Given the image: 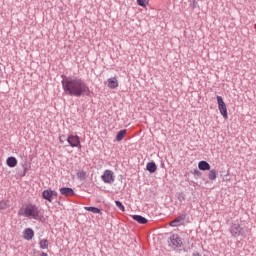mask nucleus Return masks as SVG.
<instances>
[{
    "instance_id": "f257e3e1",
    "label": "nucleus",
    "mask_w": 256,
    "mask_h": 256,
    "mask_svg": "<svg viewBox=\"0 0 256 256\" xmlns=\"http://www.w3.org/2000/svg\"><path fill=\"white\" fill-rule=\"evenodd\" d=\"M62 88L65 95H70L71 97H82L91 93L89 86L79 77L62 75Z\"/></svg>"
},
{
    "instance_id": "f03ea898",
    "label": "nucleus",
    "mask_w": 256,
    "mask_h": 256,
    "mask_svg": "<svg viewBox=\"0 0 256 256\" xmlns=\"http://www.w3.org/2000/svg\"><path fill=\"white\" fill-rule=\"evenodd\" d=\"M22 215L28 219L39 221L41 219V209L35 204H28L25 206Z\"/></svg>"
},
{
    "instance_id": "7ed1b4c3",
    "label": "nucleus",
    "mask_w": 256,
    "mask_h": 256,
    "mask_svg": "<svg viewBox=\"0 0 256 256\" xmlns=\"http://www.w3.org/2000/svg\"><path fill=\"white\" fill-rule=\"evenodd\" d=\"M217 103H218V109L222 115V117H224V119H228V115H227V105L225 104V102L223 101V97L221 96H217Z\"/></svg>"
},
{
    "instance_id": "20e7f679",
    "label": "nucleus",
    "mask_w": 256,
    "mask_h": 256,
    "mask_svg": "<svg viewBox=\"0 0 256 256\" xmlns=\"http://www.w3.org/2000/svg\"><path fill=\"white\" fill-rule=\"evenodd\" d=\"M66 141L70 145V147H77L78 149H81V140L79 139V136L69 135L66 138Z\"/></svg>"
},
{
    "instance_id": "39448f33",
    "label": "nucleus",
    "mask_w": 256,
    "mask_h": 256,
    "mask_svg": "<svg viewBox=\"0 0 256 256\" xmlns=\"http://www.w3.org/2000/svg\"><path fill=\"white\" fill-rule=\"evenodd\" d=\"M57 191L55 190H44L42 192V197L46 201H49V203H53V199H57Z\"/></svg>"
},
{
    "instance_id": "423d86ee",
    "label": "nucleus",
    "mask_w": 256,
    "mask_h": 256,
    "mask_svg": "<svg viewBox=\"0 0 256 256\" xmlns=\"http://www.w3.org/2000/svg\"><path fill=\"white\" fill-rule=\"evenodd\" d=\"M183 245V242L181 241V238L177 234H173L170 236L169 239V246L172 247L173 249H177V247H181Z\"/></svg>"
},
{
    "instance_id": "0eeeda50",
    "label": "nucleus",
    "mask_w": 256,
    "mask_h": 256,
    "mask_svg": "<svg viewBox=\"0 0 256 256\" xmlns=\"http://www.w3.org/2000/svg\"><path fill=\"white\" fill-rule=\"evenodd\" d=\"M102 181H104V183H115V176L113 171L111 170H105L103 175L101 176Z\"/></svg>"
},
{
    "instance_id": "6e6552de",
    "label": "nucleus",
    "mask_w": 256,
    "mask_h": 256,
    "mask_svg": "<svg viewBox=\"0 0 256 256\" xmlns=\"http://www.w3.org/2000/svg\"><path fill=\"white\" fill-rule=\"evenodd\" d=\"M242 231H243V228H241V226L239 224H233L230 227V233H231L232 237H239V235H241Z\"/></svg>"
},
{
    "instance_id": "1a4fd4ad",
    "label": "nucleus",
    "mask_w": 256,
    "mask_h": 256,
    "mask_svg": "<svg viewBox=\"0 0 256 256\" xmlns=\"http://www.w3.org/2000/svg\"><path fill=\"white\" fill-rule=\"evenodd\" d=\"M185 214L178 216L172 222H170V227H179V225H183V221H185Z\"/></svg>"
},
{
    "instance_id": "9d476101",
    "label": "nucleus",
    "mask_w": 256,
    "mask_h": 256,
    "mask_svg": "<svg viewBox=\"0 0 256 256\" xmlns=\"http://www.w3.org/2000/svg\"><path fill=\"white\" fill-rule=\"evenodd\" d=\"M107 83L109 89H117V87H119V81H117V77L109 78Z\"/></svg>"
},
{
    "instance_id": "9b49d317",
    "label": "nucleus",
    "mask_w": 256,
    "mask_h": 256,
    "mask_svg": "<svg viewBox=\"0 0 256 256\" xmlns=\"http://www.w3.org/2000/svg\"><path fill=\"white\" fill-rule=\"evenodd\" d=\"M33 237H35V232L33 231V229L26 228L24 230V239H26V241H31V239H33Z\"/></svg>"
},
{
    "instance_id": "f8f14e48",
    "label": "nucleus",
    "mask_w": 256,
    "mask_h": 256,
    "mask_svg": "<svg viewBox=\"0 0 256 256\" xmlns=\"http://www.w3.org/2000/svg\"><path fill=\"white\" fill-rule=\"evenodd\" d=\"M61 195H64L65 197H71L75 195V191L72 190V188L63 187L60 189Z\"/></svg>"
},
{
    "instance_id": "ddd939ff",
    "label": "nucleus",
    "mask_w": 256,
    "mask_h": 256,
    "mask_svg": "<svg viewBox=\"0 0 256 256\" xmlns=\"http://www.w3.org/2000/svg\"><path fill=\"white\" fill-rule=\"evenodd\" d=\"M198 168L200 171H209L211 169V165L207 161L202 160L198 163Z\"/></svg>"
},
{
    "instance_id": "4468645a",
    "label": "nucleus",
    "mask_w": 256,
    "mask_h": 256,
    "mask_svg": "<svg viewBox=\"0 0 256 256\" xmlns=\"http://www.w3.org/2000/svg\"><path fill=\"white\" fill-rule=\"evenodd\" d=\"M132 219L134 221H137V223H140V225H145V223H147V218H145L141 215H133Z\"/></svg>"
},
{
    "instance_id": "2eb2a0df",
    "label": "nucleus",
    "mask_w": 256,
    "mask_h": 256,
    "mask_svg": "<svg viewBox=\"0 0 256 256\" xmlns=\"http://www.w3.org/2000/svg\"><path fill=\"white\" fill-rule=\"evenodd\" d=\"M85 211H90L91 213H94L95 215H102L103 213L101 212V209L97 207H92V206H86L84 207Z\"/></svg>"
},
{
    "instance_id": "dca6fc26",
    "label": "nucleus",
    "mask_w": 256,
    "mask_h": 256,
    "mask_svg": "<svg viewBox=\"0 0 256 256\" xmlns=\"http://www.w3.org/2000/svg\"><path fill=\"white\" fill-rule=\"evenodd\" d=\"M6 163L8 165V167H17V158L15 157H8L7 160H6Z\"/></svg>"
},
{
    "instance_id": "f3484780",
    "label": "nucleus",
    "mask_w": 256,
    "mask_h": 256,
    "mask_svg": "<svg viewBox=\"0 0 256 256\" xmlns=\"http://www.w3.org/2000/svg\"><path fill=\"white\" fill-rule=\"evenodd\" d=\"M125 135H127V130L123 129L118 131L116 134V141H123V139H125Z\"/></svg>"
},
{
    "instance_id": "a211bd4d",
    "label": "nucleus",
    "mask_w": 256,
    "mask_h": 256,
    "mask_svg": "<svg viewBox=\"0 0 256 256\" xmlns=\"http://www.w3.org/2000/svg\"><path fill=\"white\" fill-rule=\"evenodd\" d=\"M146 169L149 173H155V171H157V164H155V162H149L146 165Z\"/></svg>"
},
{
    "instance_id": "6ab92c4d",
    "label": "nucleus",
    "mask_w": 256,
    "mask_h": 256,
    "mask_svg": "<svg viewBox=\"0 0 256 256\" xmlns=\"http://www.w3.org/2000/svg\"><path fill=\"white\" fill-rule=\"evenodd\" d=\"M208 179L210 181H215V179H217V170L216 169H212V170L209 171Z\"/></svg>"
},
{
    "instance_id": "aec40b11",
    "label": "nucleus",
    "mask_w": 256,
    "mask_h": 256,
    "mask_svg": "<svg viewBox=\"0 0 256 256\" xmlns=\"http://www.w3.org/2000/svg\"><path fill=\"white\" fill-rule=\"evenodd\" d=\"M40 249H49V240L42 239L39 241Z\"/></svg>"
},
{
    "instance_id": "412c9836",
    "label": "nucleus",
    "mask_w": 256,
    "mask_h": 256,
    "mask_svg": "<svg viewBox=\"0 0 256 256\" xmlns=\"http://www.w3.org/2000/svg\"><path fill=\"white\" fill-rule=\"evenodd\" d=\"M77 177H78V179L83 181V180L87 179V172H85V170H81L77 173Z\"/></svg>"
},
{
    "instance_id": "4be33fe9",
    "label": "nucleus",
    "mask_w": 256,
    "mask_h": 256,
    "mask_svg": "<svg viewBox=\"0 0 256 256\" xmlns=\"http://www.w3.org/2000/svg\"><path fill=\"white\" fill-rule=\"evenodd\" d=\"M115 205L118 209H120V211H125V206H123V203H121V201L116 200Z\"/></svg>"
},
{
    "instance_id": "5701e85b",
    "label": "nucleus",
    "mask_w": 256,
    "mask_h": 256,
    "mask_svg": "<svg viewBox=\"0 0 256 256\" xmlns=\"http://www.w3.org/2000/svg\"><path fill=\"white\" fill-rule=\"evenodd\" d=\"M7 209V203L5 201L0 202V211Z\"/></svg>"
},
{
    "instance_id": "b1692460",
    "label": "nucleus",
    "mask_w": 256,
    "mask_h": 256,
    "mask_svg": "<svg viewBox=\"0 0 256 256\" xmlns=\"http://www.w3.org/2000/svg\"><path fill=\"white\" fill-rule=\"evenodd\" d=\"M178 199H179V201H181V202L185 201V194L180 193V194L178 195Z\"/></svg>"
},
{
    "instance_id": "393cba45",
    "label": "nucleus",
    "mask_w": 256,
    "mask_h": 256,
    "mask_svg": "<svg viewBox=\"0 0 256 256\" xmlns=\"http://www.w3.org/2000/svg\"><path fill=\"white\" fill-rule=\"evenodd\" d=\"M137 4H138L140 7H145V0H137Z\"/></svg>"
},
{
    "instance_id": "a878e982",
    "label": "nucleus",
    "mask_w": 256,
    "mask_h": 256,
    "mask_svg": "<svg viewBox=\"0 0 256 256\" xmlns=\"http://www.w3.org/2000/svg\"><path fill=\"white\" fill-rule=\"evenodd\" d=\"M59 141L60 143H65V141H67V138H65V135H62L59 137Z\"/></svg>"
},
{
    "instance_id": "bb28decb",
    "label": "nucleus",
    "mask_w": 256,
    "mask_h": 256,
    "mask_svg": "<svg viewBox=\"0 0 256 256\" xmlns=\"http://www.w3.org/2000/svg\"><path fill=\"white\" fill-rule=\"evenodd\" d=\"M194 176H195V177H201V171H199V170H194Z\"/></svg>"
},
{
    "instance_id": "cd10ccee",
    "label": "nucleus",
    "mask_w": 256,
    "mask_h": 256,
    "mask_svg": "<svg viewBox=\"0 0 256 256\" xmlns=\"http://www.w3.org/2000/svg\"><path fill=\"white\" fill-rule=\"evenodd\" d=\"M190 7H193V9H195V7H197V1L193 0L190 4Z\"/></svg>"
},
{
    "instance_id": "c85d7f7f",
    "label": "nucleus",
    "mask_w": 256,
    "mask_h": 256,
    "mask_svg": "<svg viewBox=\"0 0 256 256\" xmlns=\"http://www.w3.org/2000/svg\"><path fill=\"white\" fill-rule=\"evenodd\" d=\"M192 256H201V255L199 254V252H194V253L192 254Z\"/></svg>"
}]
</instances>
